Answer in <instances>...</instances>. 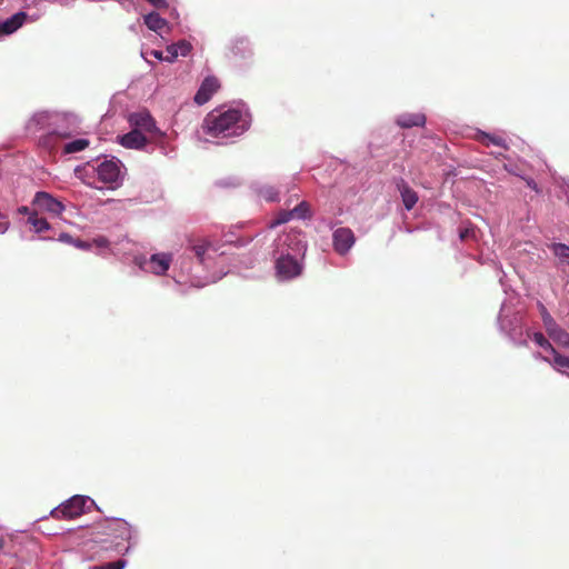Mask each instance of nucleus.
Wrapping results in <instances>:
<instances>
[{"label": "nucleus", "mask_w": 569, "mask_h": 569, "mask_svg": "<svg viewBox=\"0 0 569 569\" xmlns=\"http://www.w3.org/2000/svg\"><path fill=\"white\" fill-rule=\"evenodd\" d=\"M249 129V122L241 111L228 109L226 111L212 110L203 121V130L212 138H231L243 134Z\"/></svg>", "instance_id": "f257e3e1"}, {"label": "nucleus", "mask_w": 569, "mask_h": 569, "mask_svg": "<svg viewBox=\"0 0 569 569\" xmlns=\"http://www.w3.org/2000/svg\"><path fill=\"white\" fill-rule=\"evenodd\" d=\"M98 528L101 533L112 538L116 546H119L122 541L129 542L131 540V527L123 519L108 518L100 522Z\"/></svg>", "instance_id": "f03ea898"}, {"label": "nucleus", "mask_w": 569, "mask_h": 569, "mask_svg": "<svg viewBox=\"0 0 569 569\" xmlns=\"http://www.w3.org/2000/svg\"><path fill=\"white\" fill-rule=\"evenodd\" d=\"M88 497L76 495L51 511L54 519H74L84 513Z\"/></svg>", "instance_id": "7ed1b4c3"}, {"label": "nucleus", "mask_w": 569, "mask_h": 569, "mask_svg": "<svg viewBox=\"0 0 569 569\" xmlns=\"http://www.w3.org/2000/svg\"><path fill=\"white\" fill-rule=\"evenodd\" d=\"M276 270L280 279L288 280L300 274L301 266L290 252L282 251L276 261Z\"/></svg>", "instance_id": "20e7f679"}, {"label": "nucleus", "mask_w": 569, "mask_h": 569, "mask_svg": "<svg viewBox=\"0 0 569 569\" xmlns=\"http://www.w3.org/2000/svg\"><path fill=\"white\" fill-rule=\"evenodd\" d=\"M356 242V237L350 228L341 227L333 231V249L340 256L347 254Z\"/></svg>", "instance_id": "39448f33"}, {"label": "nucleus", "mask_w": 569, "mask_h": 569, "mask_svg": "<svg viewBox=\"0 0 569 569\" xmlns=\"http://www.w3.org/2000/svg\"><path fill=\"white\" fill-rule=\"evenodd\" d=\"M277 247H287L290 254H299L306 250V242L301 231L291 230L287 234L279 237Z\"/></svg>", "instance_id": "423d86ee"}, {"label": "nucleus", "mask_w": 569, "mask_h": 569, "mask_svg": "<svg viewBox=\"0 0 569 569\" xmlns=\"http://www.w3.org/2000/svg\"><path fill=\"white\" fill-rule=\"evenodd\" d=\"M33 204L41 210H46L54 214H60L64 210V206L59 200L44 191L36 193Z\"/></svg>", "instance_id": "0eeeda50"}, {"label": "nucleus", "mask_w": 569, "mask_h": 569, "mask_svg": "<svg viewBox=\"0 0 569 569\" xmlns=\"http://www.w3.org/2000/svg\"><path fill=\"white\" fill-rule=\"evenodd\" d=\"M219 88L220 83L216 77L204 78L194 96V102L199 106L204 104L211 99Z\"/></svg>", "instance_id": "6e6552de"}, {"label": "nucleus", "mask_w": 569, "mask_h": 569, "mask_svg": "<svg viewBox=\"0 0 569 569\" xmlns=\"http://www.w3.org/2000/svg\"><path fill=\"white\" fill-rule=\"evenodd\" d=\"M98 179L106 184H113L120 176V168L117 162L106 160L97 167Z\"/></svg>", "instance_id": "1a4fd4ad"}, {"label": "nucleus", "mask_w": 569, "mask_h": 569, "mask_svg": "<svg viewBox=\"0 0 569 569\" xmlns=\"http://www.w3.org/2000/svg\"><path fill=\"white\" fill-rule=\"evenodd\" d=\"M130 123L136 127L134 129L144 130L147 132H158L156 122L149 112H136L129 118Z\"/></svg>", "instance_id": "9d476101"}, {"label": "nucleus", "mask_w": 569, "mask_h": 569, "mask_svg": "<svg viewBox=\"0 0 569 569\" xmlns=\"http://www.w3.org/2000/svg\"><path fill=\"white\" fill-rule=\"evenodd\" d=\"M26 19L27 13L23 11H19L14 13L12 17L3 21H0V38L16 32L19 28L22 27Z\"/></svg>", "instance_id": "9b49d317"}, {"label": "nucleus", "mask_w": 569, "mask_h": 569, "mask_svg": "<svg viewBox=\"0 0 569 569\" xmlns=\"http://www.w3.org/2000/svg\"><path fill=\"white\" fill-rule=\"evenodd\" d=\"M120 143L129 149H141L147 143V139L143 133L133 129L130 132L119 137Z\"/></svg>", "instance_id": "f8f14e48"}, {"label": "nucleus", "mask_w": 569, "mask_h": 569, "mask_svg": "<svg viewBox=\"0 0 569 569\" xmlns=\"http://www.w3.org/2000/svg\"><path fill=\"white\" fill-rule=\"evenodd\" d=\"M191 50L192 46L186 40L170 44L167 47L168 56H166V61L172 62L178 56L187 57Z\"/></svg>", "instance_id": "ddd939ff"}, {"label": "nucleus", "mask_w": 569, "mask_h": 569, "mask_svg": "<svg viewBox=\"0 0 569 569\" xmlns=\"http://www.w3.org/2000/svg\"><path fill=\"white\" fill-rule=\"evenodd\" d=\"M398 189L400 191L405 208L407 210H411L418 202L417 192L411 187H409L408 183H406L403 180H400V182L398 183Z\"/></svg>", "instance_id": "4468645a"}, {"label": "nucleus", "mask_w": 569, "mask_h": 569, "mask_svg": "<svg viewBox=\"0 0 569 569\" xmlns=\"http://www.w3.org/2000/svg\"><path fill=\"white\" fill-rule=\"evenodd\" d=\"M397 124L401 128L422 127L426 123V117L422 113H405L397 118Z\"/></svg>", "instance_id": "2eb2a0df"}, {"label": "nucleus", "mask_w": 569, "mask_h": 569, "mask_svg": "<svg viewBox=\"0 0 569 569\" xmlns=\"http://www.w3.org/2000/svg\"><path fill=\"white\" fill-rule=\"evenodd\" d=\"M144 24L152 31L161 33L167 28V20L157 12H150L143 17Z\"/></svg>", "instance_id": "dca6fc26"}, {"label": "nucleus", "mask_w": 569, "mask_h": 569, "mask_svg": "<svg viewBox=\"0 0 569 569\" xmlns=\"http://www.w3.org/2000/svg\"><path fill=\"white\" fill-rule=\"evenodd\" d=\"M170 257L167 254H153L150 259V267L157 274H163L170 266Z\"/></svg>", "instance_id": "f3484780"}, {"label": "nucleus", "mask_w": 569, "mask_h": 569, "mask_svg": "<svg viewBox=\"0 0 569 569\" xmlns=\"http://www.w3.org/2000/svg\"><path fill=\"white\" fill-rule=\"evenodd\" d=\"M90 144L89 140L88 139H76L71 142H68L63 146V153L66 154H70V153H76V152H79V151H82L84 150L86 148H88Z\"/></svg>", "instance_id": "a211bd4d"}, {"label": "nucleus", "mask_w": 569, "mask_h": 569, "mask_svg": "<svg viewBox=\"0 0 569 569\" xmlns=\"http://www.w3.org/2000/svg\"><path fill=\"white\" fill-rule=\"evenodd\" d=\"M479 141L487 147L490 144H495L503 148L505 150L509 148L506 140L500 136H493L482 132L479 137Z\"/></svg>", "instance_id": "6ab92c4d"}, {"label": "nucleus", "mask_w": 569, "mask_h": 569, "mask_svg": "<svg viewBox=\"0 0 569 569\" xmlns=\"http://www.w3.org/2000/svg\"><path fill=\"white\" fill-rule=\"evenodd\" d=\"M212 249L211 243L206 240H199L191 246V250L200 262H204L206 254Z\"/></svg>", "instance_id": "aec40b11"}, {"label": "nucleus", "mask_w": 569, "mask_h": 569, "mask_svg": "<svg viewBox=\"0 0 569 569\" xmlns=\"http://www.w3.org/2000/svg\"><path fill=\"white\" fill-rule=\"evenodd\" d=\"M552 357H553L552 361L549 360V358H547V357H542V360L551 363L558 370H561L563 368L569 369V358L568 357L560 355L557 350H555V352L552 353Z\"/></svg>", "instance_id": "412c9836"}, {"label": "nucleus", "mask_w": 569, "mask_h": 569, "mask_svg": "<svg viewBox=\"0 0 569 569\" xmlns=\"http://www.w3.org/2000/svg\"><path fill=\"white\" fill-rule=\"evenodd\" d=\"M230 51L234 57L244 56L249 52V44L246 39H236L230 47Z\"/></svg>", "instance_id": "4be33fe9"}, {"label": "nucleus", "mask_w": 569, "mask_h": 569, "mask_svg": "<svg viewBox=\"0 0 569 569\" xmlns=\"http://www.w3.org/2000/svg\"><path fill=\"white\" fill-rule=\"evenodd\" d=\"M550 339H552L557 345L569 349V332H567L561 327L556 330L552 336H550Z\"/></svg>", "instance_id": "5701e85b"}, {"label": "nucleus", "mask_w": 569, "mask_h": 569, "mask_svg": "<svg viewBox=\"0 0 569 569\" xmlns=\"http://www.w3.org/2000/svg\"><path fill=\"white\" fill-rule=\"evenodd\" d=\"M293 217L299 219L310 218V206L306 201L299 202L297 206L292 208Z\"/></svg>", "instance_id": "b1692460"}, {"label": "nucleus", "mask_w": 569, "mask_h": 569, "mask_svg": "<svg viewBox=\"0 0 569 569\" xmlns=\"http://www.w3.org/2000/svg\"><path fill=\"white\" fill-rule=\"evenodd\" d=\"M531 339L542 349L546 351H549L551 355L555 352L553 346L550 343V341L541 333V332H535L531 336Z\"/></svg>", "instance_id": "393cba45"}, {"label": "nucleus", "mask_w": 569, "mask_h": 569, "mask_svg": "<svg viewBox=\"0 0 569 569\" xmlns=\"http://www.w3.org/2000/svg\"><path fill=\"white\" fill-rule=\"evenodd\" d=\"M293 217V212H292V209L291 210H281L277 213L274 220L270 223V227L271 228H274L277 226H280L282 223H286L288 222L289 220H291Z\"/></svg>", "instance_id": "a878e982"}, {"label": "nucleus", "mask_w": 569, "mask_h": 569, "mask_svg": "<svg viewBox=\"0 0 569 569\" xmlns=\"http://www.w3.org/2000/svg\"><path fill=\"white\" fill-rule=\"evenodd\" d=\"M28 222L34 228L37 232H42L49 229V223L43 218H38L36 214H31L28 218Z\"/></svg>", "instance_id": "bb28decb"}, {"label": "nucleus", "mask_w": 569, "mask_h": 569, "mask_svg": "<svg viewBox=\"0 0 569 569\" xmlns=\"http://www.w3.org/2000/svg\"><path fill=\"white\" fill-rule=\"evenodd\" d=\"M59 240L66 243L73 244L77 248L89 249L90 244L81 241L80 239H73L69 233H60Z\"/></svg>", "instance_id": "cd10ccee"}, {"label": "nucleus", "mask_w": 569, "mask_h": 569, "mask_svg": "<svg viewBox=\"0 0 569 569\" xmlns=\"http://www.w3.org/2000/svg\"><path fill=\"white\" fill-rule=\"evenodd\" d=\"M260 196L267 201L278 200V191L273 187H263L260 189Z\"/></svg>", "instance_id": "c85d7f7f"}, {"label": "nucleus", "mask_w": 569, "mask_h": 569, "mask_svg": "<svg viewBox=\"0 0 569 569\" xmlns=\"http://www.w3.org/2000/svg\"><path fill=\"white\" fill-rule=\"evenodd\" d=\"M127 565L126 560H117L113 562L103 563L100 566H94L92 569H123Z\"/></svg>", "instance_id": "c756f323"}, {"label": "nucleus", "mask_w": 569, "mask_h": 569, "mask_svg": "<svg viewBox=\"0 0 569 569\" xmlns=\"http://www.w3.org/2000/svg\"><path fill=\"white\" fill-rule=\"evenodd\" d=\"M542 323L549 337L552 336L556 332V330L560 328V326L556 322V320L552 317L550 319L545 320Z\"/></svg>", "instance_id": "7c9ffc66"}, {"label": "nucleus", "mask_w": 569, "mask_h": 569, "mask_svg": "<svg viewBox=\"0 0 569 569\" xmlns=\"http://www.w3.org/2000/svg\"><path fill=\"white\" fill-rule=\"evenodd\" d=\"M542 323L549 337L552 336L556 332V330L560 328V326L556 322V320L552 317L550 319L545 320Z\"/></svg>", "instance_id": "2f4dec72"}, {"label": "nucleus", "mask_w": 569, "mask_h": 569, "mask_svg": "<svg viewBox=\"0 0 569 569\" xmlns=\"http://www.w3.org/2000/svg\"><path fill=\"white\" fill-rule=\"evenodd\" d=\"M459 237L462 241H465L471 237H475V229L473 228L461 229L459 232Z\"/></svg>", "instance_id": "473e14b6"}, {"label": "nucleus", "mask_w": 569, "mask_h": 569, "mask_svg": "<svg viewBox=\"0 0 569 569\" xmlns=\"http://www.w3.org/2000/svg\"><path fill=\"white\" fill-rule=\"evenodd\" d=\"M538 309H539V312H540V316H541V320L542 322L547 319H550L552 316L549 313V311L547 310V308L545 307L543 303L541 302H538Z\"/></svg>", "instance_id": "72a5a7b5"}, {"label": "nucleus", "mask_w": 569, "mask_h": 569, "mask_svg": "<svg viewBox=\"0 0 569 569\" xmlns=\"http://www.w3.org/2000/svg\"><path fill=\"white\" fill-rule=\"evenodd\" d=\"M9 228V220L0 212V233H4Z\"/></svg>", "instance_id": "f704fd0d"}, {"label": "nucleus", "mask_w": 569, "mask_h": 569, "mask_svg": "<svg viewBox=\"0 0 569 569\" xmlns=\"http://www.w3.org/2000/svg\"><path fill=\"white\" fill-rule=\"evenodd\" d=\"M150 4H152L153 7L158 8V9H166L168 8V2L167 0H147Z\"/></svg>", "instance_id": "c9c22d12"}, {"label": "nucleus", "mask_w": 569, "mask_h": 569, "mask_svg": "<svg viewBox=\"0 0 569 569\" xmlns=\"http://www.w3.org/2000/svg\"><path fill=\"white\" fill-rule=\"evenodd\" d=\"M526 183L529 188H531L532 190H535L536 192H539V188H538V184L536 183V181L531 178H528L526 179Z\"/></svg>", "instance_id": "e433bc0d"}, {"label": "nucleus", "mask_w": 569, "mask_h": 569, "mask_svg": "<svg viewBox=\"0 0 569 569\" xmlns=\"http://www.w3.org/2000/svg\"><path fill=\"white\" fill-rule=\"evenodd\" d=\"M151 54L158 59V60H164L166 61V57L163 56V53L161 51H158V50H152L151 51Z\"/></svg>", "instance_id": "4c0bfd02"}, {"label": "nucleus", "mask_w": 569, "mask_h": 569, "mask_svg": "<svg viewBox=\"0 0 569 569\" xmlns=\"http://www.w3.org/2000/svg\"><path fill=\"white\" fill-rule=\"evenodd\" d=\"M57 134H58L59 137H61V138H67V137H68V134H66V133H58V132H57Z\"/></svg>", "instance_id": "58836bf2"}, {"label": "nucleus", "mask_w": 569, "mask_h": 569, "mask_svg": "<svg viewBox=\"0 0 569 569\" xmlns=\"http://www.w3.org/2000/svg\"><path fill=\"white\" fill-rule=\"evenodd\" d=\"M20 211H22V212H27V211H28V208H27V207H23Z\"/></svg>", "instance_id": "ea45409f"}, {"label": "nucleus", "mask_w": 569, "mask_h": 569, "mask_svg": "<svg viewBox=\"0 0 569 569\" xmlns=\"http://www.w3.org/2000/svg\"><path fill=\"white\" fill-rule=\"evenodd\" d=\"M130 550V546H128L126 549H124V553H128Z\"/></svg>", "instance_id": "a19ab883"}]
</instances>
